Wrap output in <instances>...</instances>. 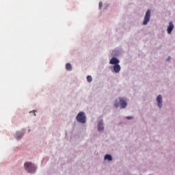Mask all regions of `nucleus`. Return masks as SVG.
Masks as SVG:
<instances>
[{
	"label": "nucleus",
	"instance_id": "9b49d317",
	"mask_svg": "<svg viewBox=\"0 0 175 175\" xmlns=\"http://www.w3.org/2000/svg\"><path fill=\"white\" fill-rule=\"evenodd\" d=\"M105 159H107V161H113V158H111V155L106 154L105 156Z\"/></svg>",
	"mask_w": 175,
	"mask_h": 175
},
{
	"label": "nucleus",
	"instance_id": "ddd939ff",
	"mask_svg": "<svg viewBox=\"0 0 175 175\" xmlns=\"http://www.w3.org/2000/svg\"><path fill=\"white\" fill-rule=\"evenodd\" d=\"M22 137H23V135H21L20 136H18V134H17L16 137L17 140H20Z\"/></svg>",
	"mask_w": 175,
	"mask_h": 175
},
{
	"label": "nucleus",
	"instance_id": "0eeeda50",
	"mask_svg": "<svg viewBox=\"0 0 175 175\" xmlns=\"http://www.w3.org/2000/svg\"><path fill=\"white\" fill-rule=\"evenodd\" d=\"M113 68L115 73H120V71L121 70V66H120V64H115Z\"/></svg>",
	"mask_w": 175,
	"mask_h": 175
},
{
	"label": "nucleus",
	"instance_id": "f03ea898",
	"mask_svg": "<svg viewBox=\"0 0 175 175\" xmlns=\"http://www.w3.org/2000/svg\"><path fill=\"white\" fill-rule=\"evenodd\" d=\"M25 169L28 173H33L36 170L35 165L31 162H27L25 163Z\"/></svg>",
	"mask_w": 175,
	"mask_h": 175
},
{
	"label": "nucleus",
	"instance_id": "423d86ee",
	"mask_svg": "<svg viewBox=\"0 0 175 175\" xmlns=\"http://www.w3.org/2000/svg\"><path fill=\"white\" fill-rule=\"evenodd\" d=\"M110 65H118L120 64V60L116 57H112L109 61Z\"/></svg>",
	"mask_w": 175,
	"mask_h": 175
},
{
	"label": "nucleus",
	"instance_id": "6e6552de",
	"mask_svg": "<svg viewBox=\"0 0 175 175\" xmlns=\"http://www.w3.org/2000/svg\"><path fill=\"white\" fill-rule=\"evenodd\" d=\"M157 105L161 109L162 107V96L159 95L157 98Z\"/></svg>",
	"mask_w": 175,
	"mask_h": 175
},
{
	"label": "nucleus",
	"instance_id": "dca6fc26",
	"mask_svg": "<svg viewBox=\"0 0 175 175\" xmlns=\"http://www.w3.org/2000/svg\"><path fill=\"white\" fill-rule=\"evenodd\" d=\"M126 118H127V120H132V118H133V117H132V116H127Z\"/></svg>",
	"mask_w": 175,
	"mask_h": 175
},
{
	"label": "nucleus",
	"instance_id": "4468645a",
	"mask_svg": "<svg viewBox=\"0 0 175 175\" xmlns=\"http://www.w3.org/2000/svg\"><path fill=\"white\" fill-rule=\"evenodd\" d=\"M120 106V104L118 103V101H116L114 104V107H118Z\"/></svg>",
	"mask_w": 175,
	"mask_h": 175
},
{
	"label": "nucleus",
	"instance_id": "20e7f679",
	"mask_svg": "<svg viewBox=\"0 0 175 175\" xmlns=\"http://www.w3.org/2000/svg\"><path fill=\"white\" fill-rule=\"evenodd\" d=\"M174 29V25H173V22H170L169 23V26L167 28V32L168 34L172 33V31Z\"/></svg>",
	"mask_w": 175,
	"mask_h": 175
},
{
	"label": "nucleus",
	"instance_id": "39448f33",
	"mask_svg": "<svg viewBox=\"0 0 175 175\" xmlns=\"http://www.w3.org/2000/svg\"><path fill=\"white\" fill-rule=\"evenodd\" d=\"M119 102L122 109H125V107H126L128 104L122 98H119Z\"/></svg>",
	"mask_w": 175,
	"mask_h": 175
},
{
	"label": "nucleus",
	"instance_id": "9d476101",
	"mask_svg": "<svg viewBox=\"0 0 175 175\" xmlns=\"http://www.w3.org/2000/svg\"><path fill=\"white\" fill-rule=\"evenodd\" d=\"M66 70H68V71L72 70V64H70V63H67L66 64Z\"/></svg>",
	"mask_w": 175,
	"mask_h": 175
},
{
	"label": "nucleus",
	"instance_id": "2eb2a0df",
	"mask_svg": "<svg viewBox=\"0 0 175 175\" xmlns=\"http://www.w3.org/2000/svg\"><path fill=\"white\" fill-rule=\"evenodd\" d=\"M102 5H103L102 1H100L99 2V8H100V9L102 8Z\"/></svg>",
	"mask_w": 175,
	"mask_h": 175
},
{
	"label": "nucleus",
	"instance_id": "f3484780",
	"mask_svg": "<svg viewBox=\"0 0 175 175\" xmlns=\"http://www.w3.org/2000/svg\"><path fill=\"white\" fill-rule=\"evenodd\" d=\"M170 59V57H168V59Z\"/></svg>",
	"mask_w": 175,
	"mask_h": 175
},
{
	"label": "nucleus",
	"instance_id": "f8f14e48",
	"mask_svg": "<svg viewBox=\"0 0 175 175\" xmlns=\"http://www.w3.org/2000/svg\"><path fill=\"white\" fill-rule=\"evenodd\" d=\"M87 80H88V83H91V81H92V77H91V76H88L87 77Z\"/></svg>",
	"mask_w": 175,
	"mask_h": 175
},
{
	"label": "nucleus",
	"instance_id": "7ed1b4c3",
	"mask_svg": "<svg viewBox=\"0 0 175 175\" xmlns=\"http://www.w3.org/2000/svg\"><path fill=\"white\" fill-rule=\"evenodd\" d=\"M150 17L151 11L150 10H148L144 18L143 25H147V24H148V23L150 22Z\"/></svg>",
	"mask_w": 175,
	"mask_h": 175
},
{
	"label": "nucleus",
	"instance_id": "f257e3e1",
	"mask_svg": "<svg viewBox=\"0 0 175 175\" xmlns=\"http://www.w3.org/2000/svg\"><path fill=\"white\" fill-rule=\"evenodd\" d=\"M76 120L81 124H85V122L87 121V116H85V113L84 112L80 111L76 116Z\"/></svg>",
	"mask_w": 175,
	"mask_h": 175
},
{
	"label": "nucleus",
	"instance_id": "1a4fd4ad",
	"mask_svg": "<svg viewBox=\"0 0 175 175\" xmlns=\"http://www.w3.org/2000/svg\"><path fill=\"white\" fill-rule=\"evenodd\" d=\"M105 129V127H103V121L100 120L98 124V131L99 132H102Z\"/></svg>",
	"mask_w": 175,
	"mask_h": 175
}]
</instances>
